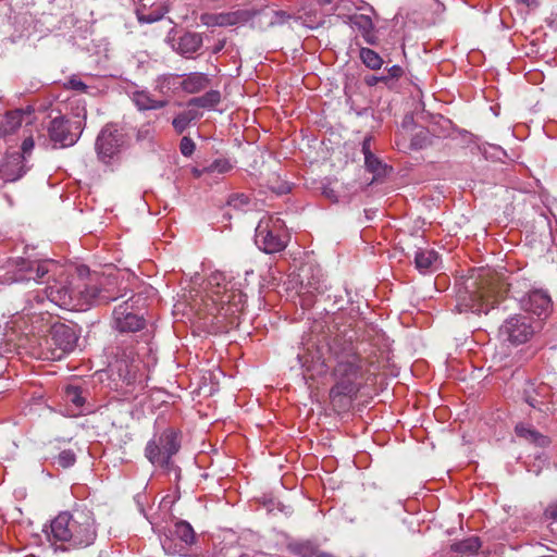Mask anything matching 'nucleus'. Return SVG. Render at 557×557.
Segmentation results:
<instances>
[{
  "instance_id": "obj_31",
  "label": "nucleus",
  "mask_w": 557,
  "mask_h": 557,
  "mask_svg": "<svg viewBox=\"0 0 557 557\" xmlns=\"http://www.w3.org/2000/svg\"><path fill=\"white\" fill-rule=\"evenodd\" d=\"M481 547L479 537L471 536L451 545V550L458 554L460 557H468L475 555Z\"/></svg>"
},
{
  "instance_id": "obj_7",
  "label": "nucleus",
  "mask_w": 557,
  "mask_h": 557,
  "mask_svg": "<svg viewBox=\"0 0 557 557\" xmlns=\"http://www.w3.org/2000/svg\"><path fill=\"white\" fill-rule=\"evenodd\" d=\"M495 302V296L490 288L472 282L458 290L456 309L459 313H487Z\"/></svg>"
},
{
  "instance_id": "obj_49",
  "label": "nucleus",
  "mask_w": 557,
  "mask_h": 557,
  "mask_svg": "<svg viewBox=\"0 0 557 557\" xmlns=\"http://www.w3.org/2000/svg\"><path fill=\"white\" fill-rule=\"evenodd\" d=\"M317 293L322 294L327 289V286L323 280H318L317 283H308Z\"/></svg>"
},
{
  "instance_id": "obj_17",
  "label": "nucleus",
  "mask_w": 557,
  "mask_h": 557,
  "mask_svg": "<svg viewBox=\"0 0 557 557\" xmlns=\"http://www.w3.org/2000/svg\"><path fill=\"white\" fill-rule=\"evenodd\" d=\"M127 95L139 111L159 110L169 103L168 100L153 98L149 90L139 89L138 87L129 88Z\"/></svg>"
},
{
  "instance_id": "obj_21",
  "label": "nucleus",
  "mask_w": 557,
  "mask_h": 557,
  "mask_svg": "<svg viewBox=\"0 0 557 557\" xmlns=\"http://www.w3.org/2000/svg\"><path fill=\"white\" fill-rule=\"evenodd\" d=\"M76 289L79 307L91 304H108L116 299V297L106 295L97 284L84 285V287H77Z\"/></svg>"
},
{
  "instance_id": "obj_1",
  "label": "nucleus",
  "mask_w": 557,
  "mask_h": 557,
  "mask_svg": "<svg viewBox=\"0 0 557 557\" xmlns=\"http://www.w3.org/2000/svg\"><path fill=\"white\" fill-rule=\"evenodd\" d=\"M98 535V524L92 510L75 507L60 512L50 522L47 539L55 550L82 549L91 546Z\"/></svg>"
},
{
  "instance_id": "obj_30",
  "label": "nucleus",
  "mask_w": 557,
  "mask_h": 557,
  "mask_svg": "<svg viewBox=\"0 0 557 557\" xmlns=\"http://www.w3.org/2000/svg\"><path fill=\"white\" fill-rule=\"evenodd\" d=\"M181 89L188 94H196L203 90L209 85V78L202 73H190L181 79Z\"/></svg>"
},
{
  "instance_id": "obj_8",
  "label": "nucleus",
  "mask_w": 557,
  "mask_h": 557,
  "mask_svg": "<svg viewBox=\"0 0 557 557\" xmlns=\"http://www.w3.org/2000/svg\"><path fill=\"white\" fill-rule=\"evenodd\" d=\"M527 286V283L516 281L508 283L509 295L518 299L524 311L537 315L540 319H546L552 312V299L547 292L543 289L529 290L525 295L520 296V286Z\"/></svg>"
},
{
  "instance_id": "obj_51",
  "label": "nucleus",
  "mask_w": 557,
  "mask_h": 557,
  "mask_svg": "<svg viewBox=\"0 0 557 557\" xmlns=\"http://www.w3.org/2000/svg\"><path fill=\"white\" fill-rule=\"evenodd\" d=\"M4 367H5V360L2 357H0V376L3 373Z\"/></svg>"
},
{
  "instance_id": "obj_56",
  "label": "nucleus",
  "mask_w": 557,
  "mask_h": 557,
  "mask_svg": "<svg viewBox=\"0 0 557 557\" xmlns=\"http://www.w3.org/2000/svg\"><path fill=\"white\" fill-rule=\"evenodd\" d=\"M221 47L220 46H216V49H215V52L216 51H220Z\"/></svg>"
},
{
  "instance_id": "obj_24",
  "label": "nucleus",
  "mask_w": 557,
  "mask_h": 557,
  "mask_svg": "<svg viewBox=\"0 0 557 557\" xmlns=\"http://www.w3.org/2000/svg\"><path fill=\"white\" fill-rule=\"evenodd\" d=\"M350 23L351 26L361 34L362 38L368 45L374 46L377 44L375 27L370 16L364 14H356L350 17Z\"/></svg>"
},
{
  "instance_id": "obj_14",
  "label": "nucleus",
  "mask_w": 557,
  "mask_h": 557,
  "mask_svg": "<svg viewBox=\"0 0 557 557\" xmlns=\"http://www.w3.org/2000/svg\"><path fill=\"white\" fill-rule=\"evenodd\" d=\"M525 403L534 409L548 414L553 412L550 407L552 388L545 383L527 382L523 388Z\"/></svg>"
},
{
  "instance_id": "obj_20",
  "label": "nucleus",
  "mask_w": 557,
  "mask_h": 557,
  "mask_svg": "<svg viewBox=\"0 0 557 557\" xmlns=\"http://www.w3.org/2000/svg\"><path fill=\"white\" fill-rule=\"evenodd\" d=\"M23 123L26 124V127L30 124V113L15 110L0 116V137L12 135Z\"/></svg>"
},
{
  "instance_id": "obj_22",
  "label": "nucleus",
  "mask_w": 557,
  "mask_h": 557,
  "mask_svg": "<svg viewBox=\"0 0 557 557\" xmlns=\"http://www.w3.org/2000/svg\"><path fill=\"white\" fill-rule=\"evenodd\" d=\"M290 20L297 21L299 17H295L286 11L275 9L273 7H268L259 12V22L264 28L282 26Z\"/></svg>"
},
{
  "instance_id": "obj_11",
  "label": "nucleus",
  "mask_w": 557,
  "mask_h": 557,
  "mask_svg": "<svg viewBox=\"0 0 557 557\" xmlns=\"http://www.w3.org/2000/svg\"><path fill=\"white\" fill-rule=\"evenodd\" d=\"M48 261H32L23 258L13 260L10 270L1 278L2 283L11 284L23 281H38L49 272Z\"/></svg>"
},
{
  "instance_id": "obj_28",
  "label": "nucleus",
  "mask_w": 557,
  "mask_h": 557,
  "mask_svg": "<svg viewBox=\"0 0 557 557\" xmlns=\"http://www.w3.org/2000/svg\"><path fill=\"white\" fill-rule=\"evenodd\" d=\"M253 13L250 10L238 9L231 12L220 13V27L244 25L250 21Z\"/></svg>"
},
{
  "instance_id": "obj_34",
  "label": "nucleus",
  "mask_w": 557,
  "mask_h": 557,
  "mask_svg": "<svg viewBox=\"0 0 557 557\" xmlns=\"http://www.w3.org/2000/svg\"><path fill=\"white\" fill-rule=\"evenodd\" d=\"M286 547L298 557H312L315 554V545L311 541H292Z\"/></svg>"
},
{
  "instance_id": "obj_3",
  "label": "nucleus",
  "mask_w": 557,
  "mask_h": 557,
  "mask_svg": "<svg viewBox=\"0 0 557 557\" xmlns=\"http://www.w3.org/2000/svg\"><path fill=\"white\" fill-rule=\"evenodd\" d=\"M110 371L115 391L126 399H135L146 387L143 362L133 346L121 348Z\"/></svg>"
},
{
  "instance_id": "obj_44",
  "label": "nucleus",
  "mask_w": 557,
  "mask_h": 557,
  "mask_svg": "<svg viewBox=\"0 0 557 557\" xmlns=\"http://www.w3.org/2000/svg\"><path fill=\"white\" fill-rule=\"evenodd\" d=\"M180 149L183 156L189 157L195 150V144L189 137H183L181 139Z\"/></svg>"
},
{
  "instance_id": "obj_48",
  "label": "nucleus",
  "mask_w": 557,
  "mask_h": 557,
  "mask_svg": "<svg viewBox=\"0 0 557 557\" xmlns=\"http://www.w3.org/2000/svg\"><path fill=\"white\" fill-rule=\"evenodd\" d=\"M371 137H366L362 141V153L364 154V159H367V157L373 156L371 151Z\"/></svg>"
},
{
  "instance_id": "obj_27",
  "label": "nucleus",
  "mask_w": 557,
  "mask_h": 557,
  "mask_svg": "<svg viewBox=\"0 0 557 557\" xmlns=\"http://www.w3.org/2000/svg\"><path fill=\"white\" fill-rule=\"evenodd\" d=\"M181 76L175 74H163L156 78L154 89L163 96H172L181 89Z\"/></svg>"
},
{
  "instance_id": "obj_10",
  "label": "nucleus",
  "mask_w": 557,
  "mask_h": 557,
  "mask_svg": "<svg viewBox=\"0 0 557 557\" xmlns=\"http://www.w3.org/2000/svg\"><path fill=\"white\" fill-rule=\"evenodd\" d=\"M536 327L537 324L531 318L513 314L506 319L499 327V336L512 345H521L533 337Z\"/></svg>"
},
{
  "instance_id": "obj_41",
  "label": "nucleus",
  "mask_w": 557,
  "mask_h": 557,
  "mask_svg": "<svg viewBox=\"0 0 557 557\" xmlns=\"http://www.w3.org/2000/svg\"><path fill=\"white\" fill-rule=\"evenodd\" d=\"M250 202V199L245 194L232 195L227 201L228 207L236 210H244Z\"/></svg>"
},
{
  "instance_id": "obj_35",
  "label": "nucleus",
  "mask_w": 557,
  "mask_h": 557,
  "mask_svg": "<svg viewBox=\"0 0 557 557\" xmlns=\"http://www.w3.org/2000/svg\"><path fill=\"white\" fill-rule=\"evenodd\" d=\"M359 58L362 63L370 70H380L384 63L382 57L370 48H360Z\"/></svg>"
},
{
  "instance_id": "obj_9",
  "label": "nucleus",
  "mask_w": 557,
  "mask_h": 557,
  "mask_svg": "<svg viewBox=\"0 0 557 557\" xmlns=\"http://www.w3.org/2000/svg\"><path fill=\"white\" fill-rule=\"evenodd\" d=\"M195 539L193 527L187 521L180 520L164 530L160 542L165 554L184 555L195 543Z\"/></svg>"
},
{
  "instance_id": "obj_52",
  "label": "nucleus",
  "mask_w": 557,
  "mask_h": 557,
  "mask_svg": "<svg viewBox=\"0 0 557 557\" xmlns=\"http://www.w3.org/2000/svg\"><path fill=\"white\" fill-rule=\"evenodd\" d=\"M322 4H329L332 2V0H318Z\"/></svg>"
},
{
  "instance_id": "obj_19",
  "label": "nucleus",
  "mask_w": 557,
  "mask_h": 557,
  "mask_svg": "<svg viewBox=\"0 0 557 557\" xmlns=\"http://www.w3.org/2000/svg\"><path fill=\"white\" fill-rule=\"evenodd\" d=\"M45 296L53 304L61 308L74 309L79 306L77 298V289L69 287L50 286L45 290Z\"/></svg>"
},
{
  "instance_id": "obj_23",
  "label": "nucleus",
  "mask_w": 557,
  "mask_h": 557,
  "mask_svg": "<svg viewBox=\"0 0 557 557\" xmlns=\"http://www.w3.org/2000/svg\"><path fill=\"white\" fill-rule=\"evenodd\" d=\"M202 44L203 40L200 34L187 32L178 38L175 51L189 59L202 47Z\"/></svg>"
},
{
  "instance_id": "obj_47",
  "label": "nucleus",
  "mask_w": 557,
  "mask_h": 557,
  "mask_svg": "<svg viewBox=\"0 0 557 557\" xmlns=\"http://www.w3.org/2000/svg\"><path fill=\"white\" fill-rule=\"evenodd\" d=\"M518 4L524 5L529 10H535L540 7L541 0H516Z\"/></svg>"
},
{
  "instance_id": "obj_13",
  "label": "nucleus",
  "mask_w": 557,
  "mask_h": 557,
  "mask_svg": "<svg viewBox=\"0 0 557 557\" xmlns=\"http://www.w3.org/2000/svg\"><path fill=\"white\" fill-rule=\"evenodd\" d=\"M48 342L54 346L52 358L61 359L64 355L71 352L75 348L77 335L71 326L59 323L51 327Z\"/></svg>"
},
{
  "instance_id": "obj_16",
  "label": "nucleus",
  "mask_w": 557,
  "mask_h": 557,
  "mask_svg": "<svg viewBox=\"0 0 557 557\" xmlns=\"http://www.w3.org/2000/svg\"><path fill=\"white\" fill-rule=\"evenodd\" d=\"M50 140L60 147H69L76 143L78 136L72 129V124L63 116L54 117L48 127Z\"/></svg>"
},
{
  "instance_id": "obj_29",
  "label": "nucleus",
  "mask_w": 557,
  "mask_h": 557,
  "mask_svg": "<svg viewBox=\"0 0 557 557\" xmlns=\"http://www.w3.org/2000/svg\"><path fill=\"white\" fill-rule=\"evenodd\" d=\"M169 12L164 3L152 4L149 10L146 8H137L136 16L139 23H154L160 21Z\"/></svg>"
},
{
  "instance_id": "obj_37",
  "label": "nucleus",
  "mask_w": 557,
  "mask_h": 557,
  "mask_svg": "<svg viewBox=\"0 0 557 557\" xmlns=\"http://www.w3.org/2000/svg\"><path fill=\"white\" fill-rule=\"evenodd\" d=\"M366 168L369 172L374 175V178H379L385 175L386 165L383 164L374 154L364 159Z\"/></svg>"
},
{
  "instance_id": "obj_46",
  "label": "nucleus",
  "mask_w": 557,
  "mask_h": 557,
  "mask_svg": "<svg viewBox=\"0 0 557 557\" xmlns=\"http://www.w3.org/2000/svg\"><path fill=\"white\" fill-rule=\"evenodd\" d=\"M387 79L388 78H393V79H398L399 77L403 76L404 74V70L401 66L399 65H393L391 66L388 70H387Z\"/></svg>"
},
{
  "instance_id": "obj_26",
  "label": "nucleus",
  "mask_w": 557,
  "mask_h": 557,
  "mask_svg": "<svg viewBox=\"0 0 557 557\" xmlns=\"http://www.w3.org/2000/svg\"><path fill=\"white\" fill-rule=\"evenodd\" d=\"M515 432L518 437L537 446L545 447L549 444V438L531 425L518 423L515 428Z\"/></svg>"
},
{
  "instance_id": "obj_55",
  "label": "nucleus",
  "mask_w": 557,
  "mask_h": 557,
  "mask_svg": "<svg viewBox=\"0 0 557 557\" xmlns=\"http://www.w3.org/2000/svg\"><path fill=\"white\" fill-rule=\"evenodd\" d=\"M35 297L37 298L38 301H42L44 300V296H40L39 294H36Z\"/></svg>"
},
{
  "instance_id": "obj_54",
  "label": "nucleus",
  "mask_w": 557,
  "mask_h": 557,
  "mask_svg": "<svg viewBox=\"0 0 557 557\" xmlns=\"http://www.w3.org/2000/svg\"><path fill=\"white\" fill-rule=\"evenodd\" d=\"M36 133H37V140L40 144L41 135L39 134V131L37 128H36Z\"/></svg>"
},
{
  "instance_id": "obj_32",
  "label": "nucleus",
  "mask_w": 557,
  "mask_h": 557,
  "mask_svg": "<svg viewBox=\"0 0 557 557\" xmlns=\"http://www.w3.org/2000/svg\"><path fill=\"white\" fill-rule=\"evenodd\" d=\"M221 101V94L219 90H209L200 97H195L188 101V106H195L203 109H211Z\"/></svg>"
},
{
  "instance_id": "obj_15",
  "label": "nucleus",
  "mask_w": 557,
  "mask_h": 557,
  "mask_svg": "<svg viewBox=\"0 0 557 557\" xmlns=\"http://www.w3.org/2000/svg\"><path fill=\"white\" fill-rule=\"evenodd\" d=\"M131 297L113 310V321L120 332H136L144 327V320L133 311Z\"/></svg>"
},
{
  "instance_id": "obj_5",
  "label": "nucleus",
  "mask_w": 557,
  "mask_h": 557,
  "mask_svg": "<svg viewBox=\"0 0 557 557\" xmlns=\"http://www.w3.org/2000/svg\"><path fill=\"white\" fill-rule=\"evenodd\" d=\"M181 443L177 432L168 428L147 443L145 457L153 465L169 470L172 466V457L178 453Z\"/></svg>"
},
{
  "instance_id": "obj_4",
  "label": "nucleus",
  "mask_w": 557,
  "mask_h": 557,
  "mask_svg": "<svg viewBox=\"0 0 557 557\" xmlns=\"http://www.w3.org/2000/svg\"><path fill=\"white\" fill-rule=\"evenodd\" d=\"M234 285L223 272L215 271L208 278V293L213 304L220 306L216 314L227 317L239 310L243 294L235 290Z\"/></svg>"
},
{
  "instance_id": "obj_53",
  "label": "nucleus",
  "mask_w": 557,
  "mask_h": 557,
  "mask_svg": "<svg viewBox=\"0 0 557 557\" xmlns=\"http://www.w3.org/2000/svg\"><path fill=\"white\" fill-rule=\"evenodd\" d=\"M318 557H333L331 554L322 553Z\"/></svg>"
},
{
  "instance_id": "obj_45",
  "label": "nucleus",
  "mask_w": 557,
  "mask_h": 557,
  "mask_svg": "<svg viewBox=\"0 0 557 557\" xmlns=\"http://www.w3.org/2000/svg\"><path fill=\"white\" fill-rule=\"evenodd\" d=\"M545 517L547 519H552L553 520V522L550 523V527H552V530H554V524H555V522H557V503L550 504L545 509Z\"/></svg>"
},
{
  "instance_id": "obj_50",
  "label": "nucleus",
  "mask_w": 557,
  "mask_h": 557,
  "mask_svg": "<svg viewBox=\"0 0 557 557\" xmlns=\"http://www.w3.org/2000/svg\"><path fill=\"white\" fill-rule=\"evenodd\" d=\"M387 81V77L385 76H381V77H377V76H371L369 78H367V84L369 86H374L375 84H377L379 82H386Z\"/></svg>"
},
{
  "instance_id": "obj_57",
  "label": "nucleus",
  "mask_w": 557,
  "mask_h": 557,
  "mask_svg": "<svg viewBox=\"0 0 557 557\" xmlns=\"http://www.w3.org/2000/svg\"><path fill=\"white\" fill-rule=\"evenodd\" d=\"M221 47L220 46H216V49H215V52L216 51H220Z\"/></svg>"
},
{
  "instance_id": "obj_2",
  "label": "nucleus",
  "mask_w": 557,
  "mask_h": 557,
  "mask_svg": "<svg viewBox=\"0 0 557 557\" xmlns=\"http://www.w3.org/2000/svg\"><path fill=\"white\" fill-rule=\"evenodd\" d=\"M362 358L354 349L343 351L337 356L333 369L335 384L330 389V399L334 407L347 409L362 387L360 380L363 374Z\"/></svg>"
},
{
  "instance_id": "obj_39",
  "label": "nucleus",
  "mask_w": 557,
  "mask_h": 557,
  "mask_svg": "<svg viewBox=\"0 0 557 557\" xmlns=\"http://www.w3.org/2000/svg\"><path fill=\"white\" fill-rule=\"evenodd\" d=\"M76 461V456L73 450L65 449L59 453V455L55 457V462L62 467V468H70L72 467Z\"/></svg>"
},
{
  "instance_id": "obj_40",
  "label": "nucleus",
  "mask_w": 557,
  "mask_h": 557,
  "mask_svg": "<svg viewBox=\"0 0 557 557\" xmlns=\"http://www.w3.org/2000/svg\"><path fill=\"white\" fill-rule=\"evenodd\" d=\"M24 139L22 143V156L25 158L26 154H29L35 146V136L33 134L32 128H24Z\"/></svg>"
},
{
  "instance_id": "obj_6",
  "label": "nucleus",
  "mask_w": 557,
  "mask_h": 557,
  "mask_svg": "<svg viewBox=\"0 0 557 557\" xmlns=\"http://www.w3.org/2000/svg\"><path fill=\"white\" fill-rule=\"evenodd\" d=\"M255 243L265 253L284 250L287 246V235L283 221L276 216H263L256 227Z\"/></svg>"
},
{
  "instance_id": "obj_42",
  "label": "nucleus",
  "mask_w": 557,
  "mask_h": 557,
  "mask_svg": "<svg viewBox=\"0 0 557 557\" xmlns=\"http://www.w3.org/2000/svg\"><path fill=\"white\" fill-rule=\"evenodd\" d=\"M66 89L75 90L78 92H87L88 86L77 75H72L65 83Z\"/></svg>"
},
{
  "instance_id": "obj_18",
  "label": "nucleus",
  "mask_w": 557,
  "mask_h": 557,
  "mask_svg": "<svg viewBox=\"0 0 557 557\" xmlns=\"http://www.w3.org/2000/svg\"><path fill=\"white\" fill-rule=\"evenodd\" d=\"M23 161L24 157L18 152L8 154L0 164L1 177L5 182H14L21 178L26 172Z\"/></svg>"
},
{
  "instance_id": "obj_38",
  "label": "nucleus",
  "mask_w": 557,
  "mask_h": 557,
  "mask_svg": "<svg viewBox=\"0 0 557 557\" xmlns=\"http://www.w3.org/2000/svg\"><path fill=\"white\" fill-rule=\"evenodd\" d=\"M66 400L75 405L76 407H82L85 403V398L82 396V391L77 386H67L65 389Z\"/></svg>"
},
{
  "instance_id": "obj_43",
  "label": "nucleus",
  "mask_w": 557,
  "mask_h": 557,
  "mask_svg": "<svg viewBox=\"0 0 557 557\" xmlns=\"http://www.w3.org/2000/svg\"><path fill=\"white\" fill-rule=\"evenodd\" d=\"M200 22L208 27L220 26V13H202Z\"/></svg>"
},
{
  "instance_id": "obj_25",
  "label": "nucleus",
  "mask_w": 557,
  "mask_h": 557,
  "mask_svg": "<svg viewBox=\"0 0 557 557\" xmlns=\"http://www.w3.org/2000/svg\"><path fill=\"white\" fill-rule=\"evenodd\" d=\"M438 253L433 249H419L414 256L416 268L421 273H430L437 269Z\"/></svg>"
},
{
  "instance_id": "obj_33",
  "label": "nucleus",
  "mask_w": 557,
  "mask_h": 557,
  "mask_svg": "<svg viewBox=\"0 0 557 557\" xmlns=\"http://www.w3.org/2000/svg\"><path fill=\"white\" fill-rule=\"evenodd\" d=\"M199 116H200V114L197 110L188 109V110L177 114L173 119L172 125L178 134H182L183 132H185L188 128L189 124L193 121L197 120Z\"/></svg>"
},
{
  "instance_id": "obj_12",
  "label": "nucleus",
  "mask_w": 557,
  "mask_h": 557,
  "mask_svg": "<svg viewBox=\"0 0 557 557\" xmlns=\"http://www.w3.org/2000/svg\"><path fill=\"white\" fill-rule=\"evenodd\" d=\"M123 134L114 125H106L96 139V151L103 163H109L123 146Z\"/></svg>"
},
{
  "instance_id": "obj_36",
  "label": "nucleus",
  "mask_w": 557,
  "mask_h": 557,
  "mask_svg": "<svg viewBox=\"0 0 557 557\" xmlns=\"http://www.w3.org/2000/svg\"><path fill=\"white\" fill-rule=\"evenodd\" d=\"M233 169L227 159H216L208 166L203 168L199 174H225Z\"/></svg>"
}]
</instances>
